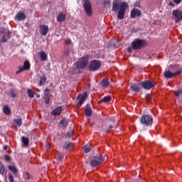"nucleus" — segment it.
I'll list each match as a JSON object with an SVG mask.
<instances>
[{"label":"nucleus","mask_w":182,"mask_h":182,"mask_svg":"<svg viewBox=\"0 0 182 182\" xmlns=\"http://www.w3.org/2000/svg\"><path fill=\"white\" fill-rule=\"evenodd\" d=\"M60 123V124H62V126H63L64 127H66V126H68V120H66V119H62Z\"/></svg>","instance_id":"72a5a7b5"},{"label":"nucleus","mask_w":182,"mask_h":182,"mask_svg":"<svg viewBox=\"0 0 182 182\" xmlns=\"http://www.w3.org/2000/svg\"><path fill=\"white\" fill-rule=\"evenodd\" d=\"M36 97H38V99H39V97H41V95L38 94H36Z\"/></svg>","instance_id":"603ef678"},{"label":"nucleus","mask_w":182,"mask_h":182,"mask_svg":"<svg viewBox=\"0 0 182 182\" xmlns=\"http://www.w3.org/2000/svg\"><path fill=\"white\" fill-rule=\"evenodd\" d=\"M65 45H72V40L70 39L65 40Z\"/></svg>","instance_id":"e433bc0d"},{"label":"nucleus","mask_w":182,"mask_h":182,"mask_svg":"<svg viewBox=\"0 0 182 182\" xmlns=\"http://www.w3.org/2000/svg\"><path fill=\"white\" fill-rule=\"evenodd\" d=\"M57 160L58 161H62L63 160V155L58 156Z\"/></svg>","instance_id":"79ce46f5"},{"label":"nucleus","mask_w":182,"mask_h":182,"mask_svg":"<svg viewBox=\"0 0 182 182\" xmlns=\"http://www.w3.org/2000/svg\"><path fill=\"white\" fill-rule=\"evenodd\" d=\"M27 93H28V97H31V99L35 97V93L32 92V90L28 89Z\"/></svg>","instance_id":"c85d7f7f"},{"label":"nucleus","mask_w":182,"mask_h":182,"mask_svg":"<svg viewBox=\"0 0 182 182\" xmlns=\"http://www.w3.org/2000/svg\"><path fill=\"white\" fill-rule=\"evenodd\" d=\"M31 69V63L28 60H25L23 67H18V70L16 72V75L22 73L23 70H29Z\"/></svg>","instance_id":"9d476101"},{"label":"nucleus","mask_w":182,"mask_h":182,"mask_svg":"<svg viewBox=\"0 0 182 182\" xmlns=\"http://www.w3.org/2000/svg\"><path fill=\"white\" fill-rule=\"evenodd\" d=\"M26 177L29 180V178H31V175L29 174V173H26Z\"/></svg>","instance_id":"09e8293b"},{"label":"nucleus","mask_w":182,"mask_h":182,"mask_svg":"<svg viewBox=\"0 0 182 182\" xmlns=\"http://www.w3.org/2000/svg\"><path fill=\"white\" fill-rule=\"evenodd\" d=\"M77 97L79 99L77 106L78 107H80L82 105H83V102H85V100L87 99V92H84L82 95H79Z\"/></svg>","instance_id":"9b49d317"},{"label":"nucleus","mask_w":182,"mask_h":182,"mask_svg":"<svg viewBox=\"0 0 182 182\" xmlns=\"http://www.w3.org/2000/svg\"><path fill=\"white\" fill-rule=\"evenodd\" d=\"M9 180L10 182H14V176H9Z\"/></svg>","instance_id":"a18cd8bd"},{"label":"nucleus","mask_w":182,"mask_h":182,"mask_svg":"<svg viewBox=\"0 0 182 182\" xmlns=\"http://www.w3.org/2000/svg\"><path fill=\"white\" fill-rule=\"evenodd\" d=\"M132 49H133V47H129L128 52H132Z\"/></svg>","instance_id":"8fccbe9b"},{"label":"nucleus","mask_w":182,"mask_h":182,"mask_svg":"<svg viewBox=\"0 0 182 182\" xmlns=\"http://www.w3.org/2000/svg\"><path fill=\"white\" fill-rule=\"evenodd\" d=\"M89 63V58L87 56H83L79 58L77 62L75 63L77 69H85L87 64Z\"/></svg>","instance_id":"f03ea898"},{"label":"nucleus","mask_w":182,"mask_h":182,"mask_svg":"<svg viewBox=\"0 0 182 182\" xmlns=\"http://www.w3.org/2000/svg\"><path fill=\"white\" fill-rule=\"evenodd\" d=\"M172 15L175 18L176 23L181 22L182 21V11L181 10H173Z\"/></svg>","instance_id":"1a4fd4ad"},{"label":"nucleus","mask_w":182,"mask_h":182,"mask_svg":"<svg viewBox=\"0 0 182 182\" xmlns=\"http://www.w3.org/2000/svg\"><path fill=\"white\" fill-rule=\"evenodd\" d=\"M9 95L11 96V97H16V92H15V90H11L10 91Z\"/></svg>","instance_id":"473e14b6"},{"label":"nucleus","mask_w":182,"mask_h":182,"mask_svg":"<svg viewBox=\"0 0 182 182\" xmlns=\"http://www.w3.org/2000/svg\"><path fill=\"white\" fill-rule=\"evenodd\" d=\"M8 149V146H4V150H6Z\"/></svg>","instance_id":"6e6d98bb"},{"label":"nucleus","mask_w":182,"mask_h":182,"mask_svg":"<svg viewBox=\"0 0 182 182\" xmlns=\"http://www.w3.org/2000/svg\"><path fill=\"white\" fill-rule=\"evenodd\" d=\"M45 99H46V101H45L46 105H49V102L50 100V97H45Z\"/></svg>","instance_id":"c9c22d12"},{"label":"nucleus","mask_w":182,"mask_h":182,"mask_svg":"<svg viewBox=\"0 0 182 182\" xmlns=\"http://www.w3.org/2000/svg\"><path fill=\"white\" fill-rule=\"evenodd\" d=\"M146 45H147L146 40L141 39H136L132 43V49H134V50L141 49V48H144Z\"/></svg>","instance_id":"7ed1b4c3"},{"label":"nucleus","mask_w":182,"mask_h":182,"mask_svg":"<svg viewBox=\"0 0 182 182\" xmlns=\"http://www.w3.org/2000/svg\"><path fill=\"white\" fill-rule=\"evenodd\" d=\"M65 56H69V52L65 53Z\"/></svg>","instance_id":"864d4df0"},{"label":"nucleus","mask_w":182,"mask_h":182,"mask_svg":"<svg viewBox=\"0 0 182 182\" xmlns=\"http://www.w3.org/2000/svg\"><path fill=\"white\" fill-rule=\"evenodd\" d=\"M146 99L147 102H151V96H150V95H147Z\"/></svg>","instance_id":"4c0bfd02"},{"label":"nucleus","mask_w":182,"mask_h":182,"mask_svg":"<svg viewBox=\"0 0 182 182\" xmlns=\"http://www.w3.org/2000/svg\"><path fill=\"white\" fill-rule=\"evenodd\" d=\"M102 85L104 87H107L109 86V81L106 79L102 80Z\"/></svg>","instance_id":"2f4dec72"},{"label":"nucleus","mask_w":182,"mask_h":182,"mask_svg":"<svg viewBox=\"0 0 182 182\" xmlns=\"http://www.w3.org/2000/svg\"><path fill=\"white\" fill-rule=\"evenodd\" d=\"M130 16L132 19L141 16V11L137 9H134L131 11Z\"/></svg>","instance_id":"ddd939ff"},{"label":"nucleus","mask_w":182,"mask_h":182,"mask_svg":"<svg viewBox=\"0 0 182 182\" xmlns=\"http://www.w3.org/2000/svg\"><path fill=\"white\" fill-rule=\"evenodd\" d=\"M141 86L146 90H150L151 87H154V85L151 81H144L141 83Z\"/></svg>","instance_id":"f8f14e48"},{"label":"nucleus","mask_w":182,"mask_h":182,"mask_svg":"<svg viewBox=\"0 0 182 182\" xmlns=\"http://www.w3.org/2000/svg\"><path fill=\"white\" fill-rule=\"evenodd\" d=\"M83 7L85 11V14L87 16H92L93 11L92 9V4L90 0H82Z\"/></svg>","instance_id":"20e7f679"},{"label":"nucleus","mask_w":182,"mask_h":182,"mask_svg":"<svg viewBox=\"0 0 182 182\" xmlns=\"http://www.w3.org/2000/svg\"><path fill=\"white\" fill-rule=\"evenodd\" d=\"M181 73V71H178L176 73H171L170 71H165L164 73V75L165 76V77H166V79H171V77H173V76H176V75H178Z\"/></svg>","instance_id":"2eb2a0df"},{"label":"nucleus","mask_w":182,"mask_h":182,"mask_svg":"<svg viewBox=\"0 0 182 182\" xmlns=\"http://www.w3.org/2000/svg\"><path fill=\"white\" fill-rule=\"evenodd\" d=\"M4 173H5V167L4 166V165L0 164V174H4Z\"/></svg>","instance_id":"f704fd0d"},{"label":"nucleus","mask_w":182,"mask_h":182,"mask_svg":"<svg viewBox=\"0 0 182 182\" xmlns=\"http://www.w3.org/2000/svg\"><path fill=\"white\" fill-rule=\"evenodd\" d=\"M36 90L37 92H41V90H40V89H38V88H36Z\"/></svg>","instance_id":"5fc2aeb1"},{"label":"nucleus","mask_w":182,"mask_h":182,"mask_svg":"<svg viewBox=\"0 0 182 182\" xmlns=\"http://www.w3.org/2000/svg\"><path fill=\"white\" fill-rule=\"evenodd\" d=\"M57 21L60 23L65 22V21H66V14L63 12L60 13L57 17Z\"/></svg>","instance_id":"f3484780"},{"label":"nucleus","mask_w":182,"mask_h":182,"mask_svg":"<svg viewBox=\"0 0 182 182\" xmlns=\"http://www.w3.org/2000/svg\"><path fill=\"white\" fill-rule=\"evenodd\" d=\"M72 147H73V144H72V142L65 144L64 149H65V150H70Z\"/></svg>","instance_id":"a878e982"},{"label":"nucleus","mask_w":182,"mask_h":182,"mask_svg":"<svg viewBox=\"0 0 182 182\" xmlns=\"http://www.w3.org/2000/svg\"><path fill=\"white\" fill-rule=\"evenodd\" d=\"M169 6H174V4H173V2H170V3H169Z\"/></svg>","instance_id":"3c124183"},{"label":"nucleus","mask_w":182,"mask_h":182,"mask_svg":"<svg viewBox=\"0 0 182 182\" xmlns=\"http://www.w3.org/2000/svg\"><path fill=\"white\" fill-rule=\"evenodd\" d=\"M104 4H105V5H110L111 1H105L104 2Z\"/></svg>","instance_id":"de8ad7c7"},{"label":"nucleus","mask_w":182,"mask_h":182,"mask_svg":"<svg viewBox=\"0 0 182 182\" xmlns=\"http://www.w3.org/2000/svg\"><path fill=\"white\" fill-rule=\"evenodd\" d=\"M21 141L23 144V147H28V146H29V139L28 137L23 136Z\"/></svg>","instance_id":"412c9836"},{"label":"nucleus","mask_w":182,"mask_h":182,"mask_svg":"<svg viewBox=\"0 0 182 182\" xmlns=\"http://www.w3.org/2000/svg\"><path fill=\"white\" fill-rule=\"evenodd\" d=\"M62 113V107H58L52 112L53 116H59Z\"/></svg>","instance_id":"6ab92c4d"},{"label":"nucleus","mask_w":182,"mask_h":182,"mask_svg":"<svg viewBox=\"0 0 182 182\" xmlns=\"http://www.w3.org/2000/svg\"><path fill=\"white\" fill-rule=\"evenodd\" d=\"M44 96L45 97H50V90L46 88L44 90Z\"/></svg>","instance_id":"c756f323"},{"label":"nucleus","mask_w":182,"mask_h":182,"mask_svg":"<svg viewBox=\"0 0 182 182\" xmlns=\"http://www.w3.org/2000/svg\"><path fill=\"white\" fill-rule=\"evenodd\" d=\"M127 8H129V5L126 2L115 0L112 3V11L114 12H117L118 11V19H123L124 18V14H126V9Z\"/></svg>","instance_id":"f257e3e1"},{"label":"nucleus","mask_w":182,"mask_h":182,"mask_svg":"<svg viewBox=\"0 0 182 182\" xmlns=\"http://www.w3.org/2000/svg\"><path fill=\"white\" fill-rule=\"evenodd\" d=\"M173 2H174L175 4H176L177 5H178L179 4L181 3V0H173Z\"/></svg>","instance_id":"37998d69"},{"label":"nucleus","mask_w":182,"mask_h":182,"mask_svg":"<svg viewBox=\"0 0 182 182\" xmlns=\"http://www.w3.org/2000/svg\"><path fill=\"white\" fill-rule=\"evenodd\" d=\"M0 33L3 35V38L1 39V42L3 43H5L6 39H9L11 38V32L8 28H1L0 30Z\"/></svg>","instance_id":"6e6552de"},{"label":"nucleus","mask_w":182,"mask_h":182,"mask_svg":"<svg viewBox=\"0 0 182 182\" xmlns=\"http://www.w3.org/2000/svg\"><path fill=\"white\" fill-rule=\"evenodd\" d=\"M3 112H4V114H6L7 116L11 114V109H9V107H8V105H5L4 107Z\"/></svg>","instance_id":"b1692460"},{"label":"nucleus","mask_w":182,"mask_h":182,"mask_svg":"<svg viewBox=\"0 0 182 182\" xmlns=\"http://www.w3.org/2000/svg\"><path fill=\"white\" fill-rule=\"evenodd\" d=\"M46 83V76L43 75L40 77V82L38 86H43Z\"/></svg>","instance_id":"5701e85b"},{"label":"nucleus","mask_w":182,"mask_h":182,"mask_svg":"<svg viewBox=\"0 0 182 182\" xmlns=\"http://www.w3.org/2000/svg\"><path fill=\"white\" fill-rule=\"evenodd\" d=\"M130 89L132 90V92H139V90L141 89V83L132 85Z\"/></svg>","instance_id":"a211bd4d"},{"label":"nucleus","mask_w":182,"mask_h":182,"mask_svg":"<svg viewBox=\"0 0 182 182\" xmlns=\"http://www.w3.org/2000/svg\"><path fill=\"white\" fill-rule=\"evenodd\" d=\"M110 100H112V97L110 96H106L103 99H102L101 100H100L98 102L99 105H100V103H109V102H110Z\"/></svg>","instance_id":"aec40b11"},{"label":"nucleus","mask_w":182,"mask_h":182,"mask_svg":"<svg viewBox=\"0 0 182 182\" xmlns=\"http://www.w3.org/2000/svg\"><path fill=\"white\" fill-rule=\"evenodd\" d=\"M16 19L17 21H25L26 19V15H25L24 12L19 11L16 16Z\"/></svg>","instance_id":"dca6fc26"},{"label":"nucleus","mask_w":182,"mask_h":182,"mask_svg":"<svg viewBox=\"0 0 182 182\" xmlns=\"http://www.w3.org/2000/svg\"><path fill=\"white\" fill-rule=\"evenodd\" d=\"M14 123L17 124V126H18V127H21L22 126V119L21 118L14 119Z\"/></svg>","instance_id":"393cba45"},{"label":"nucleus","mask_w":182,"mask_h":182,"mask_svg":"<svg viewBox=\"0 0 182 182\" xmlns=\"http://www.w3.org/2000/svg\"><path fill=\"white\" fill-rule=\"evenodd\" d=\"M9 170H10V171H12V173H14V174H16V173H18V169H16V167H15L14 166H9Z\"/></svg>","instance_id":"cd10ccee"},{"label":"nucleus","mask_w":182,"mask_h":182,"mask_svg":"<svg viewBox=\"0 0 182 182\" xmlns=\"http://www.w3.org/2000/svg\"><path fill=\"white\" fill-rule=\"evenodd\" d=\"M103 161H105L103 156L100 155L98 156H95L94 159L91 160L90 164L92 167H96V166L102 164Z\"/></svg>","instance_id":"0eeeda50"},{"label":"nucleus","mask_w":182,"mask_h":182,"mask_svg":"<svg viewBox=\"0 0 182 182\" xmlns=\"http://www.w3.org/2000/svg\"><path fill=\"white\" fill-rule=\"evenodd\" d=\"M46 150H50V144L46 142Z\"/></svg>","instance_id":"ea45409f"},{"label":"nucleus","mask_w":182,"mask_h":182,"mask_svg":"<svg viewBox=\"0 0 182 182\" xmlns=\"http://www.w3.org/2000/svg\"><path fill=\"white\" fill-rule=\"evenodd\" d=\"M40 58H41V60L45 62V60H48V54H46V53L45 51H41L40 52Z\"/></svg>","instance_id":"4be33fe9"},{"label":"nucleus","mask_w":182,"mask_h":182,"mask_svg":"<svg viewBox=\"0 0 182 182\" xmlns=\"http://www.w3.org/2000/svg\"><path fill=\"white\" fill-rule=\"evenodd\" d=\"M141 123L145 126H151L153 124V117L151 115L142 116Z\"/></svg>","instance_id":"423d86ee"},{"label":"nucleus","mask_w":182,"mask_h":182,"mask_svg":"<svg viewBox=\"0 0 182 182\" xmlns=\"http://www.w3.org/2000/svg\"><path fill=\"white\" fill-rule=\"evenodd\" d=\"M85 113V116H87V117H90L92 116V109L86 108Z\"/></svg>","instance_id":"bb28decb"},{"label":"nucleus","mask_w":182,"mask_h":182,"mask_svg":"<svg viewBox=\"0 0 182 182\" xmlns=\"http://www.w3.org/2000/svg\"><path fill=\"white\" fill-rule=\"evenodd\" d=\"M85 153H90V150H92V148H90V146L85 145L83 149Z\"/></svg>","instance_id":"7c9ffc66"},{"label":"nucleus","mask_w":182,"mask_h":182,"mask_svg":"<svg viewBox=\"0 0 182 182\" xmlns=\"http://www.w3.org/2000/svg\"><path fill=\"white\" fill-rule=\"evenodd\" d=\"M112 129H113V125H109L107 129H104V132H110Z\"/></svg>","instance_id":"58836bf2"},{"label":"nucleus","mask_w":182,"mask_h":182,"mask_svg":"<svg viewBox=\"0 0 182 182\" xmlns=\"http://www.w3.org/2000/svg\"><path fill=\"white\" fill-rule=\"evenodd\" d=\"M73 134V132H68L67 134V137H72V135Z\"/></svg>","instance_id":"c03bdc74"},{"label":"nucleus","mask_w":182,"mask_h":182,"mask_svg":"<svg viewBox=\"0 0 182 182\" xmlns=\"http://www.w3.org/2000/svg\"><path fill=\"white\" fill-rule=\"evenodd\" d=\"M4 159L6 161H11V156H8V155H6L4 156Z\"/></svg>","instance_id":"a19ab883"},{"label":"nucleus","mask_w":182,"mask_h":182,"mask_svg":"<svg viewBox=\"0 0 182 182\" xmlns=\"http://www.w3.org/2000/svg\"><path fill=\"white\" fill-rule=\"evenodd\" d=\"M100 66H102L100 60H92L90 63L89 70H90V72H96V70L100 69Z\"/></svg>","instance_id":"39448f33"},{"label":"nucleus","mask_w":182,"mask_h":182,"mask_svg":"<svg viewBox=\"0 0 182 182\" xmlns=\"http://www.w3.org/2000/svg\"><path fill=\"white\" fill-rule=\"evenodd\" d=\"M49 31V27L46 25L40 26V33L43 35V36H46L48 35V32Z\"/></svg>","instance_id":"4468645a"},{"label":"nucleus","mask_w":182,"mask_h":182,"mask_svg":"<svg viewBox=\"0 0 182 182\" xmlns=\"http://www.w3.org/2000/svg\"><path fill=\"white\" fill-rule=\"evenodd\" d=\"M182 92L181 90H178L176 92V96H178V95H181Z\"/></svg>","instance_id":"49530a36"}]
</instances>
